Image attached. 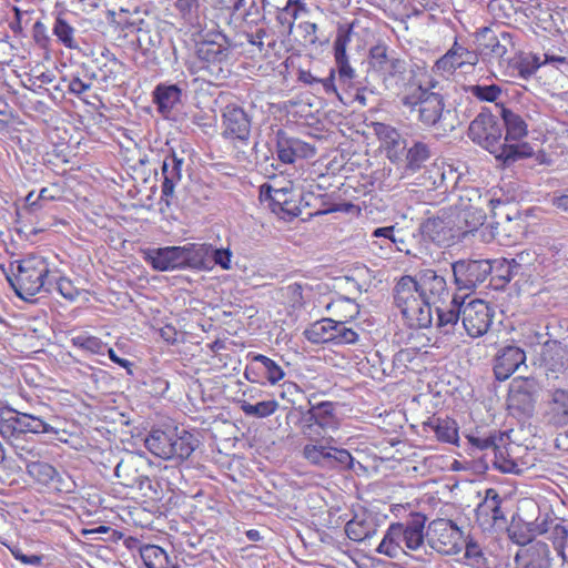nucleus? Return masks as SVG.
<instances>
[{
	"label": "nucleus",
	"instance_id": "obj_1",
	"mask_svg": "<svg viewBox=\"0 0 568 568\" xmlns=\"http://www.w3.org/2000/svg\"><path fill=\"white\" fill-rule=\"evenodd\" d=\"M467 135L475 144L494 154L505 166L534 155L529 143H503L501 123L488 108H483L470 122Z\"/></svg>",
	"mask_w": 568,
	"mask_h": 568
},
{
	"label": "nucleus",
	"instance_id": "obj_2",
	"mask_svg": "<svg viewBox=\"0 0 568 568\" xmlns=\"http://www.w3.org/2000/svg\"><path fill=\"white\" fill-rule=\"evenodd\" d=\"M53 266L43 255L28 254L21 260L10 262L4 274L16 295L29 301L37 294L44 293L50 285L49 277L55 276L51 273Z\"/></svg>",
	"mask_w": 568,
	"mask_h": 568
},
{
	"label": "nucleus",
	"instance_id": "obj_3",
	"mask_svg": "<svg viewBox=\"0 0 568 568\" xmlns=\"http://www.w3.org/2000/svg\"><path fill=\"white\" fill-rule=\"evenodd\" d=\"M403 104L418 112V121L436 135L446 136L453 132L458 120L455 111L446 108L444 97L419 85L414 93L403 98Z\"/></svg>",
	"mask_w": 568,
	"mask_h": 568
},
{
	"label": "nucleus",
	"instance_id": "obj_4",
	"mask_svg": "<svg viewBox=\"0 0 568 568\" xmlns=\"http://www.w3.org/2000/svg\"><path fill=\"white\" fill-rule=\"evenodd\" d=\"M209 37L207 34L196 44V57L191 71L210 83L224 81L231 74V43L220 32Z\"/></svg>",
	"mask_w": 568,
	"mask_h": 568
},
{
	"label": "nucleus",
	"instance_id": "obj_5",
	"mask_svg": "<svg viewBox=\"0 0 568 568\" xmlns=\"http://www.w3.org/2000/svg\"><path fill=\"white\" fill-rule=\"evenodd\" d=\"M427 517L422 513H412L404 523L388 526L376 551L389 558H397L404 552L403 544L409 550H418L426 540L425 525Z\"/></svg>",
	"mask_w": 568,
	"mask_h": 568
},
{
	"label": "nucleus",
	"instance_id": "obj_6",
	"mask_svg": "<svg viewBox=\"0 0 568 568\" xmlns=\"http://www.w3.org/2000/svg\"><path fill=\"white\" fill-rule=\"evenodd\" d=\"M194 434L178 427L152 428L144 439L146 449L162 459H187L199 446Z\"/></svg>",
	"mask_w": 568,
	"mask_h": 568
},
{
	"label": "nucleus",
	"instance_id": "obj_7",
	"mask_svg": "<svg viewBox=\"0 0 568 568\" xmlns=\"http://www.w3.org/2000/svg\"><path fill=\"white\" fill-rule=\"evenodd\" d=\"M195 243L182 246L149 247L143 251V260L154 271L171 272L176 270L196 271L202 260L196 251Z\"/></svg>",
	"mask_w": 568,
	"mask_h": 568
},
{
	"label": "nucleus",
	"instance_id": "obj_8",
	"mask_svg": "<svg viewBox=\"0 0 568 568\" xmlns=\"http://www.w3.org/2000/svg\"><path fill=\"white\" fill-rule=\"evenodd\" d=\"M27 434H58V430L38 416L0 407V435L4 440H23Z\"/></svg>",
	"mask_w": 568,
	"mask_h": 568
},
{
	"label": "nucleus",
	"instance_id": "obj_9",
	"mask_svg": "<svg viewBox=\"0 0 568 568\" xmlns=\"http://www.w3.org/2000/svg\"><path fill=\"white\" fill-rule=\"evenodd\" d=\"M426 541L436 552L444 556H455L463 550L465 535L453 520L437 518L428 524Z\"/></svg>",
	"mask_w": 568,
	"mask_h": 568
},
{
	"label": "nucleus",
	"instance_id": "obj_10",
	"mask_svg": "<svg viewBox=\"0 0 568 568\" xmlns=\"http://www.w3.org/2000/svg\"><path fill=\"white\" fill-rule=\"evenodd\" d=\"M336 407L337 404L334 402L324 400L315 404L310 402V408L306 412H302V433L310 439H315V437L321 436L316 427L324 430L337 429L339 422L336 415Z\"/></svg>",
	"mask_w": 568,
	"mask_h": 568
},
{
	"label": "nucleus",
	"instance_id": "obj_11",
	"mask_svg": "<svg viewBox=\"0 0 568 568\" xmlns=\"http://www.w3.org/2000/svg\"><path fill=\"white\" fill-rule=\"evenodd\" d=\"M477 50L489 59L509 61L510 53L515 50L514 36L503 31L496 34L489 27H483L475 33Z\"/></svg>",
	"mask_w": 568,
	"mask_h": 568
},
{
	"label": "nucleus",
	"instance_id": "obj_12",
	"mask_svg": "<svg viewBox=\"0 0 568 568\" xmlns=\"http://www.w3.org/2000/svg\"><path fill=\"white\" fill-rule=\"evenodd\" d=\"M494 308L483 300L474 298L466 302L463 297L462 323L470 337L485 335L491 326Z\"/></svg>",
	"mask_w": 568,
	"mask_h": 568
},
{
	"label": "nucleus",
	"instance_id": "obj_13",
	"mask_svg": "<svg viewBox=\"0 0 568 568\" xmlns=\"http://www.w3.org/2000/svg\"><path fill=\"white\" fill-rule=\"evenodd\" d=\"M452 270L457 288L473 291L490 275V260H458Z\"/></svg>",
	"mask_w": 568,
	"mask_h": 568
},
{
	"label": "nucleus",
	"instance_id": "obj_14",
	"mask_svg": "<svg viewBox=\"0 0 568 568\" xmlns=\"http://www.w3.org/2000/svg\"><path fill=\"white\" fill-rule=\"evenodd\" d=\"M354 23H338L336 38L333 44L334 60L338 74V80L346 85H351L356 78V71L351 65L346 48L351 42Z\"/></svg>",
	"mask_w": 568,
	"mask_h": 568
},
{
	"label": "nucleus",
	"instance_id": "obj_15",
	"mask_svg": "<svg viewBox=\"0 0 568 568\" xmlns=\"http://www.w3.org/2000/svg\"><path fill=\"white\" fill-rule=\"evenodd\" d=\"M368 63L384 80L403 77L407 69L406 61L398 58L394 51L389 52L385 43H378L369 49Z\"/></svg>",
	"mask_w": 568,
	"mask_h": 568
},
{
	"label": "nucleus",
	"instance_id": "obj_16",
	"mask_svg": "<svg viewBox=\"0 0 568 568\" xmlns=\"http://www.w3.org/2000/svg\"><path fill=\"white\" fill-rule=\"evenodd\" d=\"M274 140L277 160L284 164H293L298 159H308L316 153L314 145L288 134L282 129L275 132Z\"/></svg>",
	"mask_w": 568,
	"mask_h": 568
},
{
	"label": "nucleus",
	"instance_id": "obj_17",
	"mask_svg": "<svg viewBox=\"0 0 568 568\" xmlns=\"http://www.w3.org/2000/svg\"><path fill=\"white\" fill-rule=\"evenodd\" d=\"M185 163L184 152L178 153L174 150L164 156L161 170L163 182L161 186L160 204L170 207L174 197V189L182 180V171Z\"/></svg>",
	"mask_w": 568,
	"mask_h": 568
},
{
	"label": "nucleus",
	"instance_id": "obj_18",
	"mask_svg": "<svg viewBox=\"0 0 568 568\" xmlns=\"http://www.w3.org/2000/svg\"><path fill=\"white\" fill-rule=\"evenodd\" d=\"M223 135L227 139L247 143L251 136V118L236 104H227L222 113Z\"/></svg>",
	"mask_w": 568,
	"mask_h": 568
},
{
	"label": "nucleus",
	"instance_id": "obj_19",
	"mask_svg": "<svg viewBox=\"0 0 568 568\" xmlns=\"http://www.w3.org/2000/svg\"><path fill=\"white\" fill-rule=\"evenodd\" d=\"M413 280L416 281L422 297L426 298L432 306L444 302L449 295L445 277L434 270H420Z\"/></svg>",
	"mask_w": 568,
	"mask_h": 568
},
{
	"label": "nucleus",
	"instance_id": "obj_20",
	"mask_svg": "<svg viewBox=\"0 0 568 568\" xmlns=\"http://www.w3.org/2000/svg\"><path fill=\"white\" fill-rule=\"evenodd\" d=\"M552 556L548 544L537 540L519 548L515 556V568H551Z\"/></svg>",
	"mask_w": 568,
	"mask_h": 568
},
{
	"label": "nucleus",
	"instance_id": "obj_21",
	"mask_svg": "<svg viewBox=\"0 0 568 568\" xmlns=\"http://www.w3.org/2000/svg\"><path fill=\"white\" fill-rule=\"evenodd\" d=\"M544 417L548 425L555 427L568 425V388L552 387L547 390Z\"/></svg>",
	"mask_w": 568,
	"mask_h": 568
},
{
	"label": "nucleus",
	"instance_id": "obj_22",
	"mask_svg": "<svg viewBox=\"0 0 568 568\" xmlns=\"http://www.w3.org/2000/svg\"><path fill=\"white\" fill-rule=\"evenodd\" d=\"M453 219L446 213L440 216L428 217L420 225L423 236L427 237L438 246L448 247L457 242L456 232L453 230Z\"/></svg>",
	"mask_w": 568,
	"mask_h": 568
},
{
	"label": "nucleus",
	"instance_id": "obj_23",
	"mask_svg": "<svg viewBox=\"0 0 568 568\" xmlns=\"http://www.w3.org/2000/svg\"><path fill=\"white\" fill-rule=\"evenodd\" d=\"M508 408L523 415H531L536 404V389L531 381H514L508 395Z\"/></svg>",
	"mask_w": 568,
	"mask_h": 568
},
{
	"label": "nucleus",
	"instance_id": "obj_24",
	"mask_svg": "<svg viewBox=\"0 0 568 568\" xmlns=\"http://www.w3.org/2000/svg\"><path fill=\"white\" fill-rule=\"evenodd\" d=\"M526 362V353L518 346L506 345L500 348L495 357L494 374L496 379H508L520 365Z\"/></svg>",
	"mask_w": 568,
	"mask_h": 568
},
{
	"label": "nucleus",
	"instance_id": "obj_25",
	"mask_svg": "<svg viewBox=\"0 0 568 568\" xmlns=\"http://www.w3.org/2000/svg\"><path fill=\"white\" fill-rule=\"evenodd\" d=\"M244 375L253 383H258L261 378H264L271 384H276L285 374L272 358L256 354L252 357V363L245 367Z\"/></svg>",
	"mask_w": 568,
	"mask_h": 568
},
{
	"label": "nucleus",
	"instance_id": "obj_26",
	"mask_svg": "<svg viewBox=\"0 0 568 568\" xmlns=\"http://www.w3.org/2000/svg\"><path fill=\"white\" fill-rule=\"evenodd\" d=\"M182 97L183 90L175 83L161 82L152 92L156 111L164 119H170L172 112L182 105Z\"/></svg>",
	"mask_w": 568,
	"mask_h": 568
},
{
	"label": "nucleus",
	"instance_id": "obj_27",
	"mask_svg": "<svg viewBox=\"0 0 568 568\" xmlns=\"http://www.w3.org/2000/svg\"><path fill=\"white\" fill-rule=\"evenodd\" d=\"M196 251L202 258L196 265V272L212 271L214 266H220L224 271L232 268L233 253L230 248L214 247L207 243H195Z\"/></svg>",
	"mask_w": 568,
	"mask_h": 568
},
{
	"label": "nucleus",
	"instance_id": "obj_28",
	"mask_svg": "<svg viewBox=\"0 0 568 568\" xmlns=\"http://www.w3.org/2000/svg\"><path fill=\"white\" fill-rule=\"evenodd\" d=\"M539 361L547 374L562 373L568 367V349L559 341L547 339L542 343Z\"/></svg>",
	"mask_w": 568,
	"mask_h": 568
},
{
	"label": "nucleus",
	"instance_id": "obj_29",
	"mask_svg": "<svg viewBox=\"0 0 568 568\" xmlns=\"http://www.w3.org/2000/svg\"><path fill=\"white\" fill-rule=\"evenodd\" d=\"M463 297L454 295L448 305H433L436 311L435 327L443 335L454 334L462 318Z\"/></svg>",
	"mask_w": 568,
	"mask_h": 568
},
{
	"label": "nucleus",
	"instance_id": "obj_30",
	"mask_svg": "<svg viewBox=\"0 0 568 568\" xmlns=\"http://www.w3.org/2000/svg\"><path fill=\"white\" fill-rule=\"evenodd\" d=\"M503 498L496 489L488 488L485 490V497L476 508V516L483 525H497L499 521L505 523L506 517L501 509Z\"/></svg>",
	"mask_w": 568,
	"mask_h": 568
},
{
	"label": "nucleus",
	"instance_id": "obj_31",
	"mask_svg": "<svg viewBox=\"0 0 568 568\" xmlns=\"http://www.w3.org/2000/svg\"><path fill=\"white\" fill-rule=\"evenodd\" d=\"M409 327L428 328L434 323L432 304L424 297H417L399 310Z\"/></svg>",
	"mask_w": 568,
	"mask_h": 568
},
{
	"label": "nucleus",
	"instance_id": "obj_32",
	"mask_svg": "<svg viewBox=\"0 0 568 568\" xmlns=\"http://www.w3.org/2000/svg\"><path fill=\"white\" fill-rule=\"evenodd\" d=\"M496 109L503 120V130L506 131L503 143H523L521 140L528 133V125L523 116L503 105L496 104Z\"/></svg>",
	"mask_w": 568,
	"mask_h": 568
},
{
	"label": "nucleus",
	"instance_id": "obj_33",
	"mask_svg": "<svg viewBox=\"0 0 568 568\" xmlns=\"http://www.w3.org/2000/svg\"><path fill=\"white\" fill-rule=\"evenodd\" d=\"M476 61L477 57L474 52L455 41L453 47L436 61L435 65L437 70L450 73L466 63L475 64Z\"/></svg>",
	"mask_w": 568,
	"mask_h": 568
},
{
	"label": "nucleus",
	"instance_id": "obj_34",
	"mask_svg": "<svg viewBox=\"0 0 568 568\" xmlns=\"http://www.w3.org/2000/svg\"><path fill=\"white\" fill-rule=\"evenodd\" d=\"M204 2V0H174L173 9L185 26L199 28L205 16Z\"/></svg>",
	"mask_w": 568,
	"mask_h": 568
},
{
	"label": "nucleus",
	"instance_id": "obj_35",
	"mask_svg": "<svg viewBox=\"0 0 568 568\" xmlns=\"http://www.w3.org/2000/svg\"><path fill=\"white\" fill-rule=\"evenodd\" d=\"M377 531V524L371 515H356L345 525V534L353 541H364L372 538Z\"/></svg>",
	"mask_w": 568,
	"mask_h": 568
},
{
	"label": "nucleus",
	"instance_id": "obj_36",
	"mask_svg": "<svg viewBox=\"0 0 568 568\" xmlns=\"http://www.w3.org/2000/svg\"><path fill=\"white\" fill-rule=\"evenodd\" d=\"M424 428L433 432L440 442L449 444L458 442V427L454 419L433 417L424 423Z\"/></svg>",
	"mask_w": 568,
	"mask_h": 568
},
{
	"label": "nucleus",
	"instance_id": "obj_37",
	"mask_svg": "<svg viewBox=\"0 0 568 568\" xmlns=\"http://www.w3.org/2000/svg\"><path fill=\"white\" fill-rule=\"evenodd\" d=\"M393 297L395 306L400 310L409 305L417 297H422V294L413 276L404 275L396 283Z\"/></svg>",
	"mask_w": 568,
	"mask_h": 568
},
{
	"label": "nucleus",
	"instance_id": "obj_38",
	"mask_svg": "<svg viewBox=\"0 0 568 568\" xmlns=\"http://www.w3.org/2000/svg\"><path fill=\"white\" fill-rule=\"evenodd\" d=\"M495 21L507 24L520 10L510 0H478Z\"/></svg>",
	"mask_w": 568,
	"mask_h": 568
},
{
	"label": "nucleus",
	"instance_id": "obj_39",
	"mask_svg": "<svg viewBox=\"0 0 568 568\" xmlns=\"http://www.w3.org/2000/svg\"><path fill=\"white\" fill-rule=\"evenodd\" d=\"M491 463L494 467L501 473L518 475L525 469L524 463L513 458L510 455V448L505 446L503 443L499 444V447L491 456Z\"/></svg>",
	"mask_w": 568,
	"mask_h": 568
},
{
	"label": "nucleus",
	"instance_id": "obj_40",
	"mask_svg": "<svg viewBox=\"0 0 568 568\" xmlns=\"http://www.w3.org/2000/svg\"><path fill=\"white\" fill-rule=\"evenodd\" d=\"M51 273H54L55 276L49 277L50 285L45 287L44 293L51 294L53 292H57L65 300L74 301L79 295V291L73 285V283L69 278L62 276L60 274V271L55 266H53Z\"/></svg>",
	"mask_w": 568,
	"mask_h": 568
},
{
	"label": "nucleus",
	"instance_id": "obj_41",
	"mask_svg": "<svg viewBox=\"0 0 568 568\" xmlns=\"http://www.w3.org/2000/svg\"><path fill=\"white\" fill-rule=\"evenodd\" d=\"M430 158V146L425 142L415 141L406 152V169L415 172L423 168Z\"/></svg>",
	"mask_w": 568,
	"mask_h": 568
},
{
	"label": "nucleus",
	"instance_id": "obj_42",
	"mask_svg": "<svg viewBox=\"0 0 568 568\" xmlns=\"http://www.w3.org/2000/svg\"><path fill=\"white\" fill-rule=\"evenodd\" d=\"M332 324L334 318L325 317L315 323L304 331L305 338L313 344H327L332 341Z\"/></svg>",
	"mask_w": 568,
	"mask_h": 568
},
{
	"label": "nucleus",
	"instance_id": "obj_43",
	"mask_svg": "<svg viewBox=\"0 0 568 568\" xmlns=\"http://www.w3.org/2000/svg\"><path fill=\"white\" fill-rule=\"evenodd\" d=\"M334 442L333 437L326 439V442H316L315 444H306L303 447V456L311 464L324 468L326 458L329 457L332 445Z\"/></svg>",
	"mask_w": 568,
	"mask_h": 568
},
{
	"label": "nucleus",
	"instance_id": "obj_44",
	"mask_svg": "<svg viewBox=\"0 0 568 568\" xmlns=\"http://www.w3.org/2000/svg\"><path fill=\"white\" fill-rule=\"evenodd\" d=\"M466 565L473 568H489V560L481 546L471 537H465L464 547Z\"/></svg>",
	"mask_w": 568,
	"mask_h": 568
},
{
	"label": "nucleus",
	"instance_id": "obj_45",
	"mask_svg": "<svg viewBox=\"0 0 568 568\" xmlns=\"http://www.w3.org/2000/svg\"><path fill=\"white\" fill-rule=\"evenodd\" d=\"M293 192L292 187H275L271 184H263L260 189V199L262 202L267 203V206L273 212V209L280 207Z\"/></svg>",
	"mask_w": 568,
	"mask_h": 568
},
{
	"label": "nucleus",
	"instance_id": "obj_46",
	"mask_svg": "<svg viewBox=\"0 0 568 568\" xmlns=\"http://www.w3.org/2000/svg\"><path fill=\"white\" fill-rule=\"evenodd\" d=\"M548 539L551 541L554 549L562 561V566L568 561L566 555V546L568 541V527L564 521L555 523L549 530Z\"/></svg>",
	"mask_w": 568,
	"mask_h": 568
},
{
	"label": "nucleus",
	"instance_id": "obj_47",
	"mask_svg": "<svg viewBox=\"0 0 568 568\" xmlns=\"http://www.w3.org/2000/svg\"><path fill=\"white\" fill-rule=\"evenodd\" d=\"M327 311L339 316L338 320L349 321L359 314V306L354 300L342 296L326 306Z\"/></svg>",
	"mask_w": 568,
	"mask_h": 568
},
{
	"label": "nucleus",
	"instance_id": "obj_48",
	"mask_svg": "<svg viewBox=\"0 0 568 568\" xmlns=\"http://www.w3.org/2000/svg\"><path fill=\"white\" fill-rule=\"evenodd\" d=\"M71 344L84 352H89L97 355H104L108 351V344L103 343L101 338L87 333H81L71 338Z\"/></svg>",
	"mask_w": 568,
	"mask_h": 568
},
{
	"label": "nucleus",
	"instance_id": "obj_49",
	"mask_svg": "<svg viewBox=\"0 0 568 568\" xmlns=\"http://www.w3.org/2000/svg\"><path fill=\"white\" fill-rule=\"evenodd\" d=\"M345 320H334L332 324V341L333 345H347L355 344L358 341V334L353 328L347 327Z\"/></svg>",
	"mask_w": 568,
	"mask_h": 568
},
{
	"label": "nucleus",
	"instance_id": "obj_50",
	"mask_svg": "<svg viewBox=\"0 0 568 568\" xmlns=\"http://www.w3.org/2000/svg\"><path fill=\"white\" fill-rule=\"evenodd\" d=\"M27 474L42 485H48L59 476L57 469L49 463L41 462L40 458L36 463L28 465Z\"/></svg>",
	"mask_w": 568,
	"mask_h": 568
},
{
	"label": "nucleus",
	"instance_id": "obj_51",
	"mask_svg": "<svg viewBox=\"0 0 568 568\" xmlns=\"http://www.w3.org/2000/svg\"><path fill=\"white\" fill-rule=\"evenodd\" d=\"M324 468L351 470L354 468V457L347 449L332 446Z\"/></svg>",
	"mask_w": 568,
	"mask_h": 568
},
{
	"label": "nucleus",
	"instance_id": "obj_52",
	"mask_svg": "<svg viewBox=\"0 0 568 568\" xmlns=\"http://www.w3.org/2000/svg\"><path fill=\"white\" fill-rule=\"evenodd\" d=\"M507 536L514 544L520 546V548L535 542L534 532L529 523L526 521L513 523L507 529Z\"/></svg>",
	"mask_w": 568,
	"mask_h": 568
},
{
	"label": "nucleus",
	"instance_id": "obj_53",
	"mask_svg": "<svg viewBox=\"0 0 568 568\" xmlns=\"http://www.w3.org/2000/svg\"><path fill=\"white\" fill-rule=\"evenodd\" d=\"M278 408V403L275 399L262 400L256 404L243 402L241 410L251 417L265 418L273 415Z\"/></svg>",
	"mask_w": 568,
	"mask_h": 568
},
{
	"label": "nucleus",
	"instance_id": "obj_54",
	"mask_svg": "<svg viewBox=\"0 0 568 568\" xmlns=\"http://www.w3.org/2000/svg\"><path fill=\"white\" fill-rule=\"evenodd\" d=\"M9 443L17 455V457L24 464L26 469L31 463H36L40 457V449L36 444H30L24 440H6Z\"/></svg>",
	"mask_w": 568,
	"mask_h": 568
},
{
	"label": "nucleus",
	"instance_id": "obj_55",
	"mask_svg": "<svg viewBox=\"0 0 568 568\" xmlns=\"http://www.w3.org/2000/svg\"><path fill=\"white\" fill-rule=\"evenodd\" d=\"M460 217L464 219L463 230L471 233L484 224L486 214L483 210L469 204L460 206Z\"/></svg>",
	"mask_w": 568,
	"mask_h": 568
},
{
	"label": "nucleus",
	"instance_id": "obj_56",
	"mask_svg": "<svg viewBox=\"0 0 568 568\" xmlns=\"http://www.w3.org/2000/svg\"><path fill=\"white\" fill-rule=\"evenodd\" d=\"M464 90L479 101L485 102H496L503 93L501 88L497 84H471L465 87Z\"/></svg>",
	"mask_w": 568,
	"mask_h": 568
},
{
	"label": "nucleus",
	"instance_id": "obj_57",
	"mask_svg": "<svg viewBox=\"0 0 568 568\" xmlns=\"http://www.w3.org/2000/svg\"><path fill=\"white\" fill-rule=\"evenodd\" d=\"M504 442L503 434H489L488 436H469V443L473 447L486 452L485 456H493L499 444Z\"/></svg>",
	"mask_w": 568,
	"mask_h": 568
},
{
	"label": "nucleus",
	"instance_id": "obj_58",
	"mask_svg": "<svg viewBox=\"0 0 568 568\" xmlns=\"http://www.w3.org/2000/svg\"><path fill=\"white\" fill-rule=\"evenodd\" d=\"M53 34L67 48H77L74 28L62 17H58L53 24Z\"/></svg>",
	"mask_w": 568,
	"mask_h": 568
},
{
	"label": "nucleus",
	"instance_id": "obj_59",
	"mask_svg": "<svg viewBox=\"0 0 568 568\" xmlns=\"http://www.w3.org/2000/svg\"><path fill=\"white\" fill-rule=\"evenodd\" d=\"M491 266V281L496 282V287H504L513 280L511 271L509 270L508 258H497L490 261Z\"/></svg>",
	"mask_w": 568,
	"mask_h": 568
},
{
	"label": "nucleus",
	"instance_id": "obj_60",
	"mask_svg": "<svg viewBox=\"0 0 568 568\" xmlns=\"http://www.w3.org/2000/svg\"><path fill=\"white\" fill-rule=\"evenodd\" d=\"M141 557L148 568H168L162 567V561H168V555L165 550L159 546H145L141 550Z\"/></svg>",
	"mask_w": 568,
	"mask_h": 568
},
{
	"label": "nucleus",
	"instance_id": "obj_61",
	"mask_svg": "<svg viewBox=\"0 0 568 568\" xmlns=\"http://www.w3.org/2000/svg\"><path fill=\"white\" fill-rule=\"evenodd\" d=\"M275 19L280 27V30H278L280 34L282 37H287L292 33L295 20L297 18H296V12L293 11V9H292V6H287L285 3V6L283 8L277 9Z\"/></svg>",
	"mask_w": 568,
	"mask_h": 568
},
{
	"label": "nucleus",
	"instance_id": "obj_62",
	"mask_svg": "<svg viewBox=\"0 0 568 568\" xmlns=\"http://www.w3.org/2000/svg\"><path fill=\"white\" fill-rule=\"evenodd\" d=\"M297 30L305 44L323 45L328 42V39L321 40L318 37V26L315 22L302 21L297 24Z\"/></svg>",
	"mask_w": 568,
	"mask_h": 568
},
{
	"label": "nucleus",
	"instance_id": "obj_63",
	"mask_svg": "<svg viewBox=\"0 0 568 568\" xmlns=\"http://www.w3.org/2000/svg\"><path fill=\"white\" fill-rule=\"evenodd\" d=\"M136 473V469L133 467V458L129 460L121 459L115 468L114 475L121 479V484L126 487H134L135 480H132V477Z\"/></svg>",
	"mask_w": 568,
	"mask_h": 568
},
{
	"label": "nucleus",
	"instance_id": "obj_64",
	"mask_svg": "<svg viewBox=\"0 0 568 568\" xmlns=\"http://www.w3.org/2000/svg\"><path fill=\"white\" fill-rule=\"evenodd\" d=\"M273 213L278 215L283 220H292L301 214L300 204L296 200V194L293 192L286 202L280 205L277 209H273Z\"/></svg>",
	"mask_w": 568,
	"mask_h": 568
}]
</instances>
